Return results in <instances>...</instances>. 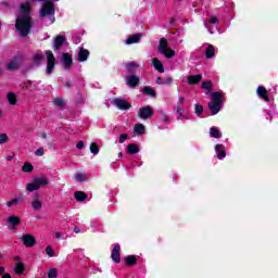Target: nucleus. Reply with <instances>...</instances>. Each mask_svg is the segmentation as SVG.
<instances>
[{"mask_svg": "<svg viewBox=\"0 0 278 278\" xmlns=\"http://www.w3.org/2000/svg\"><path fill=\"white\" fill-rule=\"evenodd\" d=\"M66 38L64 36H58L53 41L54 51H60L62 46L64 45Z\"/></svg>", "mask_w": 278, "mask_h": 278, "instance_id": "f3484780", "label": "nucleus"}, {"mask_svg": "<svg viewBox=\"0 0 278 278\" xmlns=\"http://www.w3.org/2000/svg\"><path fill=\"white\" fill-rule=\"evenodd\" d=\"M111 257H112L113 262H115V264L121 263V245H118V244L114 245L113 251L111 253Z\"/></svg>", "mask_w": 278, "mask_h": 278, "instance_id": "9b49d317", "label": "nucleus"}, {"mask_svg": "<svg viewBox=\"0 0 278 278\" xmlns=\"http://www.w3.org/2000/svg\"><path fill=\"white\" fill-rule=\"evenodd\" d=\"M177 121H184V115H178Z\"/></svg>", "mask_w": 278, "mask_h": 278, "instance_id": "e2e57ef3", "label": "nucleus"}, {"mask_svg": "<svg viewBox=\"0 0 278 278\" xmlns=\"http://www.w3.org/2000/svg\"><path fill=\"white\" fill-rule=\"evenodd\" d=\"M137 116L142 118V121H147V118H151V116H153V109L151 106L140 108L137 112Z\"/></svg>", "mask_w": 278, "mask_h": 278, "instance_id": "39448f33", "label": "nucleus"}, {"mask_svg": "<svg viewBox=\"0 0 278 278\" xmlns=\"http://www.w3.org/2000/svg\"><path fill=\"white\" fill-rule=\"evenodd\" d=\"M30 10L31 7L28 2L21 4L20 14L15 23V29L18 31L20 36H27L31 29V17H29Z\"/></svg>", "mask_w": 278, "mask_h": 278, "instance_id": "f257e3e1", "label": "nucleus"}, {"mask_svg": "<svg viewBox=\"0 0 278 278\" xmlns=\"http://www.w3.org/2000/svg\"><path fill=\"white\" fill-rule=\"evenodd\" d=\"M208 109L211 110V112L214 116V115L218 114V112H220V104H218L216 102H210Z\"/></svg>", "mask_w": 278, "mask_h": 278, "instance_id": "393cba45", "label": "nucleus"}, {"mask_svg": "<svg viewBox=\"0 0 278 278\" xmlns=\"http://www.w3.org/2000/svg\"><path fill=\"white\" fill-rule=\"evenodd\" d=\"M55 238H56V240H63L64 239V233L55 232Z\"/></svg>", "mask_w": 278, "mask_h": 278, "instance_id": "864d4df0", "label": "nucleus"}, {"mask_svg": "<svg viewBox=\"0 0 278 278\" xmlns=\"http://www.w3.org/2000/svg\"><path fill=\"white\" fill-rule=\"evenodd\" d=\"M13 270L15 275H23V273H25V264H23V262L16 263Z\"/></svg>", "mask_w": 278, "mask_h": 278, "instance_id": "a878e982", "label": "nucleus"}, {"mask_svg": "<svg viewBox=\"0 0 278 278\" xmlns=\"http://www.w3.org/2000/svg\"><path fill=\"white\" fill-rule=\"evenodd\" d=\"M215 152H216L218 160H223L224 157H227V153H225V146H223V144H216Z\"/></svg>", "mask_w": 278, "mask_h": 278, "instance_id": "a211bd4d", "label": "nucleus"}, {"mask_svg": "<svg viewBox=\"0 0 278 278\" xmlns=\"http://www.w3.org/2000/svg\"><path fill=\"white\" fill-rule=\"evenodd\" d=\"M23 173H31L34 170V165L30 163H25L22 167Z\"/></svg>", "mask_w": 278, "mask_h": 278, "instance_id": "ea45409f", "label": "nucleus"}, {"mask_svg": "<svg viewBox=\"0 0 278 278\" xmlns=\"http://www.w3.org/2000/svg\"><path fill=\"white\" fill-rule=\"evenodd\" d=\"M125 66H126V68H127L128 71H134L135 68H140V64H138L137 62H134V61L127 62V63L125 64Z\"/></svg>", "mask_w": 278, "mask_h": 278, "instance_id": "72a5a7b5", "label": "nucleus"}, {"mask_svg": "<svg viewBox=\"0 0 278 278\" xmlns=\"http://www.w3.org/2000/svg\"><path fill=\"white\" fill-rule=\"evenodd\" d=\"M21 64H23V59L15 56L8 63L7 68L9 71H16L21 67Z\"/></svg>", "mask_w": 278, "mask_h": 278, "instance_id": "6e6552de", "label": "nucleus"}, {"mask_svg": "<svg viewBox=\"0 0 278 278\" xmlns=\"http://www.w3.org/2000/svg\"><path fill=\"white\" fill-rule=\"evenodd\" d=\"M205 55H206L207 60H212V58H214V55H216V50L214 49V46L210 45L206 48Z\"/></svg>", "mask_w": 278, "mask_h": 278, "instance_id": "cd10ccee", "label": "nucleus"}, {"mask_svg": "<svg viewBox=\"0 0 278 278\" xmlns=\"http://www.w3.org/2000/svg\"><path fill=\"white\" fill-rule=\"evenodd\" d=\"M142 38V34L138 33L135 35H130L126 40L125 45H137V42H140V39Z\"/></svg>", "mask_w": 278, "mask_h": 278, "instance_id": "4468645a", "label": "nucleus"}, {"mask_svg": "<svg viewBox=\"0 0 278 278\" xmlns=\"http://www.w3.org/2000/svg\"><path fill=\"white\" fill-rule=\"evenodd\" d=\"M156 84H157L159 86H162V84H164V81L162 80L161 77H157V78H156Z\"/></svg>", "mask_w": 278, "mask_h": 278, "instance_id": "4d7b16f0", "label": "nucleus"}, {"mask_svg": "<svg viewBox=\"0 0 278 278\" xmlns=\"http://www.w3.org/2000/svg\"><path fill=\"white\" fill-rule=\"evenodd\" d=\"M21 240L27 248H31L36 244V239L31 235H24L22 236Z\"/></svg>", "mask_w": 278, "mask_h": 278, "instance_id": "9d476101", "label": "nucleus"}, {"mask_svg": "<svg viewBox=\"0 0 278 278\" xmlns=\"http://www.w3.org/2000/svg\"><path fill=\"white\" fill-rule=\"evenodd\" d=\"M126 84L129 86V88H136L140 84V77L136 75H129L125 78Z\"/></svg>", "mask_w": 278, "mask_h": 278, "instance_id": "1a4fd4ad", "label": "nucleus"}, {"mask_svg": "<svg viewBox=\"0 0 278 278\" xmlns=\"http://www.w3.org/2000/svg\"><path fill=\"white\" fill-rule=\"evenodd\" d=\"M33 181H35L38 190L45 186H49V178L42 176V177H35L33 178Z\"/></svg>", "mask_w": 278, "mask_h": 278, "instance_id": "ddd939ff", "label": "nucleus"}, {"mask_svg": "<svg viewBox=\"0 0 278 278\" xmlns=\"http://www.w3.org/2000/svg\"><path fill=\"white\" fill-rule=\"evenodd\" d=\"M90 55V52L84 48H80L79 52H78V62H86V60H88Z\"/></svg>", "mask_w": 278, "mask_h": 278, "instance_id": "6ab92c4d", "label": "nucleus"}, {"mask_svg": "<svg viewBox=\"0 0 278 278\" xmlns=\"http://www.w3.org/2000/svg\"><path fill=\"white\" fill-rule=\"evenodd\" d=\"M74 231H75V233H79L80 230H79V228L75 227Z\"/></svg>", "mask_w": 278, "mask_h": 278, "instance_id": "0e129e2a", "label": "nucleus"}, {"mask_svg": "<svg viewBox=\"0 0 278 278\" xmlns=\"http://www.w3.org/2000/svg\"><path fill=\"white\" fill-rule=\"evenodd\" d=\"M0 118H3V111L0 110Z\"/></svg>", "mask_w": 278, "mask_h": 278, "instance_id": "69168bd1", "label": "nucleus"}, {"mask_svg": "<svg viewBox=\"0 0 278 278\" xmlns=\"http://www.w3.org/2000/svg\"><path fill=\"white\" fill-rule=\"evenodd\" d=\"M212 103L222 104L223 103V93L222 92H213L212 93Z\"/></svg>", "mask_w": 278, "mask_h": 278, "instance_id": "bb28decb", "label": "nucleus"}, {"mask_svg": "<svg viewBox=\"0 0 278 278\" xmlns=\"http://www.w3.org/2000/svg\"><path fill=\"white\" fill-rule=\"evenodd\" d=\"M174 110L176 111V114L180 115V116H184V113L186 112L184 110V108L179 106V105H176L174 106Z\"/></svg>", "mask_w": 278, "mask_h": 278, "instance_id": "49530a36", "label": "nucleus"}, {"mask_svg": "<svg viewBox=\"0 0 278 278\" xmlns=\"http://www.w3.org/2000/svg\"><path fill=\"white\" fill-rule=\"evenodd\" d=\"M161 114V121L163 123H168L170 121V117L168 116V114L164 113V111H160Z\"/></svg>", "mask_w": 278, "mask_h": 278, "instance_id": "79ce46f5", "label": "nucleus"}, {"mask_svg": "<svg viewBox=\"0 0 278 278\" xmlns=\"http://www.w3.org/2000/svg\"><path fill=\"white\" fill-rule=\"evenodd\" d=\"M135 134H137V136H142V134H144V126L142 124H137L135 125Z\"/></svg>", "mask_w": 278, "mask_h": 278, "instance_id": "f704fd0d", "label": "nucleus"}, {"mask_svg": "<svg viewBox=\"0 0 278 278\" xmlns=\"http://www.w3.org/2000/svg\"><path fill=\"white\" fill-rule=\"evenodd\" d=\"M118 157H123V152H119V153H118Z\"/></svg>", "mask_w": 278, "mask_h": 278, "instance_id": "774afa93", "label": "nucleus"}, {"mask_svg": "<svg viewBox=\"0 0 278 278\" xmlns=\"http://www.w3.org/2000/svg\"><path fill=\"white\" fill-rule=\"evenodd\" d=\"M7 222L9 224L8 229H10V231H14L16 226L21 225V217L12 215L8 217Z\"/></svg>", "mask_w": 278, "mask_h": 278, "instance_id": "423d86ee", "label": "nucleus"}, {"mask_svg": "<svg viewBox=\"0 0 278 278\" xmlns=\"http://www.w3.org/2000/svg\"><path fill=\"white\" fill-rule=\"evenodd\" d=\"M214 84L212 83V80H206L202 83L203 90H212Z\"/></svg>", "mask_w": 278, "mask_h": 278, "instance_id": "e433bc0d", "label": "nucleus"}, {"mask_svg": "<svg viewBox=\"0 0 278 278\" xmlns=\"http://www.w3.org/2000/svg\"><path fill=\"white\" fill-rule=\"evenodd\" d=\"M39 138H42V140H47V135H46V132L39 134Z\"/></svg>", "mask_w": 278, "mask_h": 278, "instance_id": "13d9d810", "label": "nucleus"}, {"mask_svg": "<svg viewBox=\"0 0 278 278\" xmlns=\"http://www.w3.org/2000/svg\"><path fill=\"white\" fill-rule=\"evenodd\" d=\"M216 23H218V17L212 15L208 20V22H204V27L207 28V31H210V34H214V31H212V29H210V25H216Z\"/></svg>", "mask_w": 278, "mask_h": 278, "instance_id": "5701e85b", "label": "nucleus"}, {"mask_svg": "<svg viewBox=\"0 0 278 278\" xmlns=\"http://www.w3.org/2000/svg\"><path fill=\"white\" fill-rule=\"evenodd\" d=\"M90 152L93 153V155H99V144H97V142L90 144Z\"/></svg>", "mask_w": 278, "mask_h": 278, "instance_id": "4c0bfd02", "label": "nucleus"}, {"mask_svg": "<svg viewBox=\"0 0 278 278\" xmlns=\"http://www.w3.org/2000/svg\"><path fill=\"white\" fill-rule=\"evenodd\" d=\"M5 142H8V135L0 134V144H5Z\"/></svg>", "mask_w": 278, "mask_h": 278, "instance_id": "09e8293b", "label": "nucleus"}, {"mask_svg": "<svg viewBox=\"0 0 278 278\" xmlns=\"http://www.w3.org/2000/svg\"><path fill=\"white\" fill-rule=\"evenodd\" d=\"M35 155H38V157H42V155H45V149L43 148H39L35 151Z\"/></svg>", "mask_w": 278, "mask_h": 278, "instance_id": "8fccbe9b", "label": "nucleus"}, {"mask_svg": "<svg viewBox=\"0 0 278 278\" xmlns=\"http://www.w3.org/2000/svg\"><path fill=\"white\" fill-rule=\"evenodd\" d=\"M159 51L164 58L170 60L175 58V50L168 47V40L166 38H161L159 41Z\"/></svg>", "mask_w": 278, "mask_h": 278, "instance_id": "f03ea898", "label": "nucleus"}, {"mask_svg": "<svg viewBox=\"0 0 278 278\" xmlns=\"http://www.w3.org/2000/svg\"><path fill=\"white\" fill-rule=\"evenodd\" d=\"M48 277L49 278H58V269L50 268L49 271H48Z\"/></svg>", "mask_w": 278, "mask_h": 278, "instance_id": "37998d69", "label": "nucleus"}, {"mask_svg": "<svg viewBox=\"0 0 278 278\" xmlns=\"http://www.w3.org/2000/svg\"><path fill=\"white\" fill-rule=\"evenodd\" d=\"M47 58V67H46V75H52L53 70L55 68V55L51 50L46 51Z\"/></svg>", "mask_w": 278, "mask_h": 278, "instance_id": "20e7f679", "label": "nucleus"}, {"mask_svg": "<svg viewBox=\"0 0 278 278\" xmlns=\"http://www.w3.org/2000/svg\"><path fill=\"white\" fill-rule=\"evenodd\" d=\"M210 136H212V138H220L222 134L220 131L218 130V128L216 127H211L210 129Z\"/></svg>", "mask_w": 278, "mask_h": 278, "instance_id": "473e14b6", "label": "nucleus"}, {"mask_svg": "<svg viewBox=\"0 0 278 278\" xmlns=\"http://www.w3.org/2000/svg\"><path fill=\"white\" fill-rule=\"evenodd\" d=\"M186 102V99L184 98V97H180L179 99H178V103H185Z\"/></svg>", "mask_w": 278, "mask_h": 278, "instance_id": "bf43d9fd", "label": "nucleus"}, {"mask_svg": "<svg viewBox=\"0 0 278 278\" xmlns=\"http://www.w3.org/2000/svg\"><path fill=\"white\" fill-rule=\"evenodd\" d=\"M163 84H164L165 86H170V84H173V77H167V78L163 81Z\"/></svg>", "mask_w": 278, "mask_h": 278, "instance_id": "603ef678", "label": "nucleus"}, {"mask_svg": "<svg viewBox=\"0 0 278 278\" xmlns=\"http://www.w3.org/2000/svg\"><path fill=\"white\" fill-rule=\"evenodd\" d=\"M127 153H130V154L140 153V148H138V146H136L135 143H129L127 146Z\"/></svg>", "mask_w": 278, "mask_h": 278, "instance_id": "c756f323", "label": "nucleus"}, {"mask_svg": "<svg viewBox=\"0 0 278 278\" xmlns=\"http://www.w3.org/2000/svg\"><path fill=\"white\" fill-rule=\"evenodd\" d=\"M2 278H12V276L10 274H4Z\"/></svg>", "mask_w": 278, "mask_h": 278, "instance_id": "680f3d73", "label": "nucleus"}, {"mask_svg": "<svg viewBox=\"0 0 278 278\" xmlns=\"http://www.w3.org/2000/svg\"><path fill=\"white\" fill-rule=\"evenodd\" d=\"M256 94L261 97V99H264V101L268 102L270 99L268 98V90H266V87L258 86L256 89Z\"/></svg>", "mask_w": 278, "mask_h": 278, "instance_id": "2eb2a0df", "label": "nucleus"}, {"mask_svg": "<svg viewBox=\"0 0 278 278\" xmlns=\"http://www.w3.org/2000/svg\"><path fill=\"white\" fill-rule=\"evenodd\" d=\"M13 260L18 264V262H21V256H14Z\"/></svg>", "mask_w": 278, "mask_h": 278, "instance_id": "052dcab7", "label": "nucleus"}, {"mask_svg": "<svg viewBox=\"0 0 278 278\" xmlns=\"http://www.w3.org/2000/svg\"><path fill=\"white\" fill-rule=\"evenodd\" d=\"M201 79H203V75H201V74H198L194 76H188L187 84H189L190 86H193L194 84H199L201 81Z\"/></svg>", "mask_w": 278, "mask_h": 278, "instance_id": "aec40b11", "label": "nucleus"}, {"mask_svg": "<svg viewBox=\"0 0 278 278\" xmlns=\"http://www.w3.org/2000/svg\"><path fill=\"white\" fill-rule=\"evenodd\" d=\"M194 113L197 114V116H201L203 114V105L197 103L194 105Z\"/></svg>", "mask_w": 278, "mask_h": 278, "instance_id": "a19ab883", "label": "nucleus"}, {"mask_svg": "<svg viewBox=\"0 0 278 278\" xmlns=\"http://www.w3.org/2000/svg\"><path fill=\"white\" fill-rule=\"evenodd\" d=\"M113 105L118 110H129V108H131V104H129L127 100L118 98L113 100Z\"/></svg>", "mask_w": 278, "mask_h": 278, "instance_id": "0eeeda50", "label": "nucleus"}, {"mask_svg": "<svg viewBox=\"0 0 278 278\" xmlns=\"http://www.w3.org/2000/svg\"><path fill=\"white\" fill-rule=\"evenodd\" d=\"M27 192H36V190H39L35 180L26 185Z\"/></svg>", "mask_w": 278, "mask_h": 278, "instance_id": "2f4dec72", "label": "nucleus"}, {"mask_svg": "<svg viewBox=\"0 0 278 278\" xmlns=\"http://www.w3.org/2000/svg\"><path fill=\"white\" fill-rule=\"evenodd\" d=\"M5 275V267L0 266V277Z\"/></svg>", "mask_w": 278, "mask_h": 278, "instance_id": "5fc2aeb1", "label": "nucleus"}, {"mask_svg": "<svg viewBox=\"0 0 278 278\" xmlns=\"http://www.w3.org/2000/svg\"><path fill=\"white\" fill-rule=\"evenodd\" d=\"M39 198H40V194H38V193H35V195L33 197L31 207L36 212H38V210L42 208V201H40Z\"/></svg>", "mask_w": 278, "mask_h": 278, "instance_id": "dca6fc26", "label": "nucleus"}, {"mask_svg": "<svg viewBox=\"0 0 278 278\" xmlns=\"http://www.w3.org/2000/svg\"><path fill=\"white\" fill-rule=\"evenodd\" d=\"M7 100L10 105H16V103H18V98L16 97V93H14V92H9L7 94Z\"/></svg>", "mask_w": 278, "mask_h": 278, "instance_id": "b1692460", "label": "nucleus"}, {"mask_svg": "<svg viewBox=\"0 0 278 278\" xmlns=\"http://www.w3.org/2000/svg\"><path fill=\"white\" fill-rule=\"evenodd\" d=\"M75 179H76V181H86V175L78 173V174H76Z\"/></svg>", "mask_w": 278, "mask_h": 278, "instance_id": "de8ad7c7", "label": "nucleus"}, {"mask_svg": "<svg viewBox=\"0 0 278 278\" xmlns=\"http://www.w3.org/2000/svg\"><path fill=\"white\" fill-rule=\"evenodd\" d=\"M62 62H63L64 68H66V71H70L71 66H73V56H71V54L68 53H63Z\"/></svg>", "mask_w": 278, "mask_h": 278, "instance_id": "f8f14e48", "label": "nucleus"}, {"mask_svg": "<svg viewBox=\"0 0 278 278\" xmlns=\"http://www.w3.org/2000/svg\"><path fill=\"white\" fill-rule=\"evenodd\" d=\"M43 58H45V55L42 54V52H37V53L33 56V65H34V66H40V64H42Z\"/></svg>", "mask_w": 278, "mask_h": 278, "instance_id": "4be33fe9", "label": "nucleus"}, {"mask_svg": "<svg viewBox=\"0 0 278 278\" xmlns=\"http://www.w3.org/2000/svg\"><path fill=\"white\" fill-rule=\"evenodd\" d=\"M53 103L56 108H64V104H65L64 100L60 98L54 99Z\"/></svg>", "mask_w": 278, "mask_h": 278, "instance_id": "c03bdc74", "label": "nucleus"}, {"mask_svg": "<svg viewBox=\"0 0 278 278\" xmlns=\"http://www.w3.org/2000/svg\"><path fill=\"white\" fill-rule=\"evenodd\" d=\"M74 199H76V201L81 202V201H86V199H88V195L83 191H76L74 193Z\"/></svg>", "mask_w": 278, "mask_h": 278, "instance_id": "c85d7f7f", "label": "nucleus"}, {"mask_svg": "<svg viewBox=\"0 0 278 278\" xmlns=\"http://www.w3.org/2000/svg\"><path fill=\"white\" fill-rule=\"evenodd\" d=\"M143 94H147L148 97H152L155 99V90L152 87H143Z\"/></svg>", "mask_w": 278, "mask_h": 278, "instance_id": "7c9ffc66", "label": "nucleus"}, {"mask_svg": "<svg viewBox=\"0 0 278 278\" xmlns=\"http://www.w3.org/2000/svg\"><path fill=\"white\" fill-rule=\"evenodd\" d=\"M169 23H170V25H173V23H175V18H172V20L169 21Z\"/></svg>", "mask_w": 278, "mask_h": 278, "instance_id": "338daca9", "label": "nucleus"}, {"mask_svg": "<svg viewBox=\"0 0 278 278\" xmlns=\"http://www.w3.org/2000/svg\"><path fill=\"white\" fill-rule=\"evenodd\" d=\"M129 138V135L127 134H123L119 136V144H123V142H125V140H127Z\"/></svg>", "mask_w": 278, "mask_h": 278, "instance_id": "3c124183", "label": "nucleus"}, {"mask_svg": "<svg viewBox=\"0 0 278 278\" xmlns=\"http://www.w3.org/2000/svg\"><path fill=\"white\" fill-rule=\"evenodd\" d=\"M46 253H47V255H49L50 257H54V255H55V251H53V248H51V245H48V247L46 248Z\"/></svg>", "mask_w": 278, "mask_h": 278, "instance_id": "a18cd8bd", "label": "nucleus"}, {"mask_svg": "<svg viewBox=\"0 0 278 278\" xmlns=\"http://www.w3.org/2000/svg\"><path fill=\"white\" fill-rule=\"evenodd\" d=\"M21 201H23V199L21 198H14L13 200L9 201L7 203L8 207H12L14 205H18V203H21Z\"/></svg>", "mask_w": 278, "mask_h": 278, "instance_id": "58836bf2", "label": "nucleus"}, {"mask_svg": "<svg viewBox=\"0 0 278 278\" xmlns=\"http://www.w3.org/2000/svg\"><path fill=\"white\" fill-rule=\"evenodd\" d=\"M76 147H77L78 149H84V141H79V142L76 144Z\"/></svg>", "mask_w": 278, "mask_h": 278, "instance_id": "6e6d98bb", "label": "nucleus"}, {"mask_svg": "<svg viewBox=\"0 0 278 278\" xmlns=\"http://www.w3.org/2000/svg\"><path fill=\"white\" fill-rule=\"evenodd\" d=\"M152 64L155 71H157L159 73H164V64H162V61H160V59L157 58L152 59Z\"/></svg>", "mask_w": 278, "mask_h": 278, "instance_id": "412c9836", "label": "nucleus"}, {"mask_svg": "<svg viewBox=\"0 0 278 278\" xmlns=\"http://www.w3.org/2000/svg\"><path fill=\"white\" fill-rule=\"evenodd\" d=\"M136 262H138V260L134 255H129L126 257V264L128 266H134V264H136Z\"/></svg>", "mask_w": 278, "mask_h": 278, "instance_id": "c9c22d12", "label": "nucleus"}, {"mask_svg": "<svg viewBox=\"0 0 278 278\" xmlns=\"http://www.w3.org/2000/svg\"><path fill=\"white\" fill-rule=\"evenodd\" d=\"M39 14L40 16H49L50 23H54L55 17L53 15L55 14V4H53V2L51 1H47L42 5Z\"/></svg>", "mask_w": 278, "mask_h": 278, "instance_id": "7ed1b4c3", "label": "nucleus"}]
</instances>
